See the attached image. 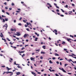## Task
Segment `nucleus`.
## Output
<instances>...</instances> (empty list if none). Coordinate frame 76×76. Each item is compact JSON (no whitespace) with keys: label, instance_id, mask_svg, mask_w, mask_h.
<instances>
[{"label":"nucleus","instance_id":"obj_57","mask_svg":"<svg viewBox=\"0 0 76 76\" xmlns=\"http://www.w3.org/2000/svg\"><path fill=\"white\" fill-rule=\"evenodd\" d=\"M27 25H29V23H28V22H27L26 23Z\"/></svg>","mask_w":76,"mask_h":76},{"label":"nucleus","instance_id":"obj_59","mask_svg":"<svg viewBox=\"0 0 76 76\" xmlns=\"http://www.w3.org/2000/svg\"><path fill=\"white\" fill-rule=\"evenodd\" d=\"M54 5H55L56 6V7L57 6V4H56V3H54Z\"/></svg>","mask_w":76,"mask_h":76},{"label":"nucleus","instance_id":"obj_2","mask_svg":"<svg viewBox=\"0 0 76 76\" xmlns=\"http://www.w3.org/2000/svg\"><path fill=\"white\" fill-rule=\"evenodd\" d=\"M54 33H55L56 35H57V30L56 29H55L54 31H53Z\"/></svg>","mask_w":76,"mask_h":76},{"label":"nucleus","instance_id":"obj_30","mask_svg":"<svg viewBox=\"0 0 76 76\" xmlns=\"http://www.w3.org/2000/svg\"><path fill=\"white\" fill-rule=\"evenodd\" d=\"M2 11L3 13H4V10H2Z\"/></svg>","mask_w":76,"mask_h":76},{"label":"nucleus","instance_id":"obj_6","mask_svg":"<svg viewBox=\"0 0 76 76\" xmlns=\"http://www.w3.org/2000/svg\"><path fill=\"white\" fill-rule=\"evenodd\" d=\"M28 34H24L23 37L24 38H26V37H27V36H28Z\"/></svg>","mask_w":76,"mask_h":76},{"label":"nucleus","instance_id":"obj_40","mask_svg":"<svg viewBox=\"0 0 76 76\" xmlns=\"http://www.w3.org/2000/svg\"><path fill=\"white\" fill-rule=\"evenodd\" d=\"M40 58L41 59H42V58H43V57H42V56H41Z\"/></svg>","mask_w":76,"mask_h":76},{"label":"nucleus","instance_id":"obj_32","mask_svg":"<svg viewBox=\"0 0 76 76\" xmlns=\"http://www.w3.org/2000/svg\"><path fill=\"white\" fill-rule=\"evenodd\" d=\"M66 7V8H67L68 7V5H66V7Z\"/></svg>","mask_w":76,"mask_h":76},{"label":"nucleus","instance_id":"obj_63","mask_svg":"<svg viewBox=\"0 0 76 76\" xmlns=\"http://www.w3.org/2000/svg\"><path fill=\"white\" fill-rule=\"evenodd\" d=\"M56 7L57 8V9H59V7H58L56 6Z\"/></svg>","mask_w":76,"mask_h":76},{"label":"nucleus","instance_id":"obj_64","mask_svg":"<svg viewBox=\"0 0 76 76\" xmlns=\"http://www.w3.org/2000/svg\"><path fill=\"white\" fill-rule=\"evenodd\" d=\"M64 51H66L67 50V49H64Z\"/></svg>","mask_w":76,"mask_h":76},{"label":"nucleus","instance_id":"obj_34","mask_svg":"<svg viewBox=\"0 0 76 76\" xmlns=\"http://www.w3.org/2000/svg\"><path fill=\"white\" fill-rule=\"evenodd\" d=\"M56 11H57V12H59V10L57 9L56 10Z\"/></svg>","mask_w":76,"mask_h":76},{"label":"nucleus","instance_id":"obj_33","mask_svg":"<svg viewBox=\"0 0 76 76\" xmlns=\"http://www.w3.org/2000/svg\"><path fill=\"white\" fill-rule=\"evenodd\" d=\"M56 63H57V64H59V62L57 61L56 62Z\"/></svg>","mask_w":76,"mask_h":76},{"label":"nucleus","instance_id":"obj_9","mask_svg":"<svg viewBox=\"0 0 76 76\" xmlns=\"http://www.w3.org/2000/svg\"><path fill=\"white\" fill-rule=\"evenodd\" d=\"M61 69L63 72H65V73H66V71H65V70H64V69H63V68H62Z\"/></svg>","mask_w":76,"mask_h":76},{"label":"nucleus","instance_id":"obj_38","mask_svg":"<svg viewBox=\"0 0 76 76\" xmlns=\"http://www.w3.org/2000/svg\"><path fill=\"white\" fill-rule=\"evenodd\" d=\"M14 64L18 65V64H16V61H15L14 63Z\"/></svg>","mask_w":76,"mask_h":76},{"label":"nucleus","instance_id":"obj_48","mask_svg":"<svg viewBox=\"0 0 76 76\" xmlns=\"http://www.w3.org/2000/svg\"><path fill=\"white\" fill-rule=\"evenodd\" d=\"M4 4H5V5H7V3L6 2H5L4 3Z\"/></svg>","mask_w":76,"mask_h":76},{"label":"nucleus","instance_id":"obj_5","mask_svg":"<svg viewBox=\"0 0 76 76\" xmlns=\"http://www.w3.org/2000/svg\"><path fill=\"white\" fill-rule=\"evenodd\" d=\"M0 36L1 38H3V34L2 33H1V34H0Z\"/></svg>","mask_w":76,"mask_h":76},{"label":"nucleus","instance_id":"obj_31","mask_svg":"<svg viewBox=\"0 0 76 76\" xmlns=\"http://www.w3.org/2000/svg\"><path fill=\"white\" fill-rule=\"evenodd\" d=\"M72 55H73V56H76V55H75L73 53H72Z\"/></svg>","mask_w":76,"mask_h":76},{"label":"nucleus","instance_id":"obj_20","mask_svg":"<svg viewBox=\"0 0 76 76\" xmlns=\"http://www.w3.org/2000/svg\"><path fill=\"white\" fill-rule=\"evenodd\" d=\"M26 30H27L28 31H29V29L28 28H26Z\"/></svg>","mask_w":76,"mask_h":76},{"label":"nucleus","instance_id":"obj_19","mask_svg":"<svg viewBox=\"0 0 76 76\" xmlns=\"http://www.w3.org/2000/svg\"><path fill=\"white\" fill-rule=\"evenodd\" d=\"M30 59H31V60H34V58H32V57H31L30 58Z\"/></svg>","mask_w":76,"mask_h":76},{"label":"nucleus","instance_id":"obj_29","mask_svg":"<svg viewBox=\"0 0 76 76\" xmlns=\"http://www.w3.org/2000/svg\"><path fill=\"white\" fill-rule=\"evenodd\" d=\"M39 50H40V49H39L38 50H36V51H38V52H39Z\"/></svg>","mask_w":76,"mask_h":76},{"label":"nucleus","instance_id":"obj_55","mask_svg":"<svg viewBox=\"0 0 76 76\" xmlns=\"http://www.w3.org/2000/svg\"><path fill=\"white\" fill-rule=\"evenodd\" d=\"M60 64L61 65H61H62V64L61 63V62H60Z\"/></svg>","mask_w":76,"mask_h":76},{"label":"nucleus","instance_id":"obj_61","mask_svg":"<svg viewBox=\"0 0 76 76\" xmlns=\"http://www.w3.org/2000/svg\"><path fill=\"white\" fill-rule=\"evenodd\" d=\"M21 3L22 4H23L24 3V2H23V1H21Z\"/></svg>","mask_w":76,"mask_h":76},{"label":"nucleus","instance_id":"obj_39","mask_svg":"<svg viewBox=\"0 0 76 76\" xmlns=\"http://www.w3.org/2000/svg\"><path fill=\"white\" fill-rule=\"evenodd\" d=\"M70 37H72V38H73V37H74V36H72V35H70Z\"/></svg>","mask_w":76,"mask_h":76},{"label":"nucleus","instance_id":"obj_62","mask_svg":"<svg viewBox=\"0 0 76 76\" xmlns=\"http://www.w3.org/2000/svg\"><path fill=\"white\" fill-rule=\"evenodd\" d=\"M9 9L10 10H12V8H9Z\"/></svg>","mask_w":76,"mask_h":76},{"label":"nucleus","instance_id":"obj_56","mask_svg":"<svg viewBox=\"0 0 76 76\" xmlns=\"http://www.w3.org/2000/svg\"><path fill=\"white\" fill-rule=\"evenodd\" d=\"M72 6H75V4H72Z\"/></svg>","mask_w":76,"mask_h":76},{"label":"nucleus","instance_id":"obj_7","mask_svg":"<svg viewBox=\"0 0 76 76\" xmlns=\"http://www.w3.org/2000/svg\"><path fill=\"white\" fill-rule=\"evenodd\" d=\"M6 26L4 25L3 26V27H6V29L7 30V25L6 24Z\"/></svg>","mask_w":76,"mask_h":76},{"label":"nucleus","instance_id":"obj_52","mask_svg":"<svg viewBox=\"0 0 76 76\" xmlns=\"http://www.w3.org/2000/svg\"><path fill=\"white\" fill-rule=\"evenodd\" d=\"M6 13L7 15H9V13L7 12H6Z\"/></svg>","mask_w":76,"mask_h":76},{"label":"nucleus","instance_id":"obj_1","mask_svg":"<svg viewBox=\"0 0 76 76\" xmlns=\"http://www.w3.org/2000/svg\"><path fill=\"white\" fill-rule=\"evenodd\" d=\"M64 38H65V39H66L67 41H68V42H70V43H72V41H70V40H72V39H69L68 38H66L65 37H64Z\"/></svg>","mask_w":76,"mask_h":76},{"label":"nucleus","instance_id":"obj_49","mask_svg":"<svg viewBox=\"0 0 76 76\" xmlns=\"http://www.w3.org/2000/svg\"><path fill=\"white\" fill-rule=\"evenodd\" d=\"M49 70H50V72H52V70L50 69H49Z\"/></svg>","mask_w":76,"mask_h":76},{"label":"nucleus","instance_id":"obj_10","mask_svg":"<svg viewBox=\"0 0 76 76\" xmlns=\"http://www.w3.org/2000/svg\"><path fill=\"white\" fill-rule=\"evenodd\" d=\"M15 35H18V36H19V33L18 32L16 34H14Z\"/></svg>","mask_w":76,"mask_h":76},{"label":"nucleus","instance_id":"obj_27","mask_svg":"<svg viewBox=\"0 0 76 76\" xmlns=\"http://www.w3.org/2000/svg\"><path fill=\"white\" fill-rule=\"evenodd\" d=\"M67 65H68V64H65V65H64L65 67H66V66H67Z\"/></svg>","mask_w":76,"mask_h":76},{"label":"nucleus","instance_id":"obj_47","mask_svg":"<svg viewBox=\"0 0 76 76\" xmlns=\"http://www.w3.org/2000/svg\"><path fill=\"white\" fill-rule=\"evenodd\" d=\"M3 22H5V20L4 19H3Z\"/></svg>","mask_w":76,"mask_h":76},{"label":"nucleus","instance_id":"obj_24","mask_svg":"<svg viewBox=\"0 0 76 76\" xmlns=\"http://www.w3.org/2000/svg\"><path fill=\"white\" fill-rule=\"evenodd\" d=\"M70 60H69V62H70V61H72V60L71 59H69Z\"/></svg>","mask_w":76,"mask_h":76},{"label":"nucleus","instance_id":"obj_3","mask_svg":"<svg viewBox=\"0 0 76 76\" xmlns=\"http://www.w3.org/2000/svg\"><path fill=\"white\" fill-rule=\"evenodd\" d=\"M8 73H11V74L10 75V76H12V75H13V72H6V74H8Z\"/></svg>","mask_w":76,"mask_h":76},{"label":"nucleus","instance_id":"obj_4","mask_svg":"<svg viewBox=\"0 0 76 76\" xmlns=\"http://www.w3.org/2000/svg\"><path fill=\"white\" fill-rule=\"evenodd\" d=\"M31 73L32 74V75H34V76H37V75H36V74L34 72H32Z\"/></svg>","mask_w":76,"mask_h":76},{"label":"nucleus","instance_id":"obj_22","mask_svg":"<svg viewBox=\"0 0 76 76\" xmlns=\"http://www.w3.org/2000/svg\"><path fill=\"white\" fill-rule=\"evenodd\" d=\"M45 53L43 52H41V54H45Z\"/></svg>","mask_w":76,"mask_h":76},{"label":"nucleus","instance_id":"obj_53","mask_svg":"<svg viewBox=\"0 0 76 76\" xmlns=\"http://www.w3.org/2000/svg\"><path fill=\"white\" fill-rule=\"evenodd\" d=\"M19 68H20V69H22V67L20 66H19Z\"/></svg>","mask_w":76,"mask_h":76},{"label":"nucleus","instance_id":"obj_41","mask_svg":"<svg viewBox=\"0 0 76 76\" xmlns=\"http://www.w3.org/2000/svg\"><path fill=\"white\" fill-rule=\"evenodd\" d=\"M12 6H14V5H15V4H14L13 3H12Z\"/></svg>","mask_w":76,"mask_h":76},{"label":"nucleus","instance_id":"obj_51","mask_svg":"<svg viewBox=\"0 0 76 76\" xmlns=\"http://www.w3.org/2000/svg\"><path fill=\"white\" fill-rule=\"evenodd\" d=\"M28 45H26L25 46V47H28Z\"/></svg>","mask_w":76,"mask_h":76},{"label":"nucleus","instance_id":"obj_13","mask_svg":"<svg viewBox=\"0 0 76 76\" xmlns=\"http://www.w3.org/2000/svg\"><path fill=\"white\" fill-rule=\"evenodd\" d=\"M55 56H59V55L57 53H55Z\"/></svg>","mask_w":76,"mask_h":76},{"label":"nucleus","instance_id":"obj_58","mask_svg":"<svg viewBox=\"0 0 76 76\" xmlns=\"http://www.w3.org/2000/svg\"><path fill=\"white\" fill-rule=\"evenodd\" d=\"M4 72L3 73V75H4L5 73H6V72Z\"/></svg>","mask_w":76,"mask_h":76},{"label":"nucleus","instance_id":"obj_36","mask_svg":"<svg viewBox=\"0 0 76 76\" xmlns=\"http://www.w3.org/2000/svg\"><path fill=\"white\" fill-rule=\"evenodd\" d=\"M2 18H4V17L5 18H6V16H4V15H2Z\"/></svg>","mask_w":76,"mask_h":76},{"label":"nucleus","instance_id":"obj_17","mask_svg":"<svg viewBox=\"0 0 76 76\" xmlns=\"http://www.w3.org/2000/svg\"><path fill=\"white\" fill-rule=\"evenodd\" d=\"M42 47L44 49H45V46H43Z\"/></svg>","mask_w":76,"mask_h":76},{"label":"nucleus","instance_id":"obj_25","mask_svg":"<svg viewBox=\"0 0 76 76\" xmlns=\"http://www.w3.org/2000/svg\"><path fill=\"white\" fill-rule=\"evenodd\" d=\"M22 57H23L24 56H25V54H23V55L21 56Z\"/></svg>","mask_w":76,"mask_h":76},{"label":"nucleus","instance_id":"obj_18","mask_svg":"<svg viewBox=\"0 0 76 76\" xmlns=\"http://www.w3.org/2000/svg\"><path fill=\"white\" fill-rule=\"evenodd\" d=\"M61 10L62 12H63V13H64V11L62 9H61Z\"/></svg>","mask_w":76,"mask_h":76},{"label":"nucleus","instance_id":"obj_45","mask_svg":"<svg viewBox=\"0 0 76 76\" xmlns=\"http://www.w3.org/2000/svg\"><path fill=\"white\" fill-rule=\"evenodd\" d=\"M11 30L12 31H14V29H11Z\"/></svg>","mask_w":76,"mask_h":76},{"label":"nucleus","instance_id":"obj_35","mask_svg":"<svg viewBox=\"0 0 76 76\" xmlns=\"http://www.w3.org/2000/svg\"><path fill=\"white\" fill-rule=\"evenodd\" d=\"M60 16H61V17H64V15H61Z\"/></svg>","mask_w":76,"mask_h":76},{"label":"nucleus","instance_id":"obj_37","mask_svg":"<svg viewBox=\"0 0 76 76\" xmlns=\"http://www.w3.org/2000/svg\"><path fill=\"white\" fill-rule=\"evenodd\" d=\"M52 59L53 60H55V59H56V58L55 57H53V58Z\"/></svg>","mask_w":76,"mask_h":76},{"label":"nucleus","instance_id":"obj_60","mask_svg":"<svg viewBox=\"0 0 76 76\" xmlns=\"http://www.w3.org/2000/svg\"><path fill=\"white\" fill-rule=\"evenodd\" d=\"M16 48L14 46L13 48Z\"/></svg>","mask_w":76,"mask_h":76},{"label":"nucleus","instance_id":"obj_26","mask_svg":"<svg viewBox=\"0 0 76 76\" xmlns=\"http://www.w3.org/2000/svg\"><path fill=\"white\" fill-rule=\"evenodd\" d=\"M23 49H25V48H24V47H23L21 49V50H23Z\"/></svg>","mask_w":76,"mask_h":76},{"label":"nucleus","instance_id":"obj_46","mask_svg":"<svg viewBox=\"0 0 76 76\" xmlns=\"http://www.w3.org/2000/svg\"><path fill=\"white\" fill-rule=\"evenodd\" d=\"M55 75L56 76H59V75H58V74H55Z\"/></svg>","mask_w":76,"mask_h":76},{"label":"nucleus","instance_id":"obj_14","mask_svg":"<svg viewBox=\"0 0 76 76\" xmlns=\"http://www.w3.org/2000/svg\"><path fill=\"white\" fill-rule=\"evenodd\" d=\"M62 44H63V45L65 44H66V42H64V41H63V42H62Z\"/></svg>","mask_w":76,"mask_h":76},{"label":"nucleus","instance_id":"obj_21","mask_svg":"<svg viewBox=\"0 0 76 76\" xmlns=\"http://www.w3.org/2000/svg\"><path fill=\"white\" fill-rule=\"evenodd\" d=\"M7 40H8L9 41H10V40L8 38H7Z\"/></svg>","mask_w":76,"mask_h":76},{"label":"nucleus","instance_id":"obj_15","mask_svg":"<svg viewBox=\"0 0 76 76\" xmlns=\"http://www.w3.org/2000/svg\"><path fill=\"white\" fill-rule=\"evenodd\" d=\"M37 39H38V38L36 37L35 38V39L34 40V41H37Z\"/></svg>","mask_w":76,"mask_h":76},{"label":"nucleus","instance_id":"obj_12","mask_svg":"<svg viewBox=\"0 0 76 76\" xmlns=\"http://www.w3.org/2000/svg\"><path fill=\"white\" fill-rule=\"evenodd\" d=\"M25 52V51H19V53H24V52Z\"/></svg>","mask_w":76,"mask_h":76},{"label":"nucleus","instance_id":"obj_28","mask_svg":"<svg viewBox=\"0 0 76 76\" xmlns=\"http://www.w3.org/2000/svg\"><path fill=\"white\" fill-rule=\"evenodd\" d=\"M17 75H19V72H18L17 73Z\"/></svg>","mask_w":76,"mask_h":76},{"label":"nucleus","instance_id":"obj_16","mask_svg":"<svg viewBox=\"0 0 76 76\" xmlns=\"http://www.w3.org/2000/svg\"><path fill=\"white\" fill-rule=\"evenodd\" d=\"M49 63H50V64L53 63V62H52V61H51V60H50L49 61Z\"/></svg>","mask_w":76,"mask_h":76},{"label":"nucleus","instance_id":"obj_8","mask_svg":"<svg viewBox=\"0 0 76 76\" xmlns=\"http://www.w3.org/2000/svg\"><path fill=\"white\" fill-rule=\"evenodd\" d=\"M6 68H7V70L8 71H9V70H10V69H11V68H9L7 66L6 67Z\"/></svg>","mask_w":76,"mask_h":76},{"label":"nucleus","instance_id":"obj_50","mask_svg":"<svg viewBox=\"0 0 76 76\" xmlns=\"http://www.w3.org/2000/svg\"><path fill=\"white\" fill-rule=\"evenodd\" d=\"M23 6H26V5H25V4L24 3L23 4Z\"/></svg>","mask_w":76,"mask_h":76},{"label":"nucleus","instance_id":"obj_11","mask_svg":"<svg viewBox=\"0 0 76 76\" xmlns=\"http://www.w3.org/2000/svg\"><path fill=\"white\" fill-rule=\"evenodd\" d=\"M47 4L48 5H49V6L50 7H52V6L51 5V4L49 3H47Z\"/></svg>","mask_w":76,"mask_h":76},{"label":"nucleus","instance_id":"obj_23","mask_svg":"<svg viewBox=\"0 0 76 76\" xmlns=\"http://www.w3.org/2000/svg\"><path fill=\"white\" fill-rule=\"evenodd\" d=\"M10 44L11 45H13V43H12V42H10Z\"/></svg>","mask_w":76,"mask_h":76},{"label":"nucleus","instance_id":"obj_42","mask_svg":"<svg viewBox=\"0 0 76 76\" xmlns=\"http://www.w3.org/2000/svg\"><path fill=\"white\" fill-rule=\"evenodd\" d=\"M23 22H24V23H26V21H25V20H23Z\"/></svg>","mask_w":76,"mask_h":76},{"label":"nucleus","instance_id":"obj_44","mask_svg":"<svg viewBox=\"0 0 76 76\" xmlns=\"http://www.w3.org/2000/svg\"><path fill=\"white\" fill-rule=\"evenodd\" d=\"M25 27H27V26H28V25H26H26H25Z\"/></svg>","mask_w":76,"mask_h":76},{"label":"nucleus","instance_id":"obj_54","mask_svg":"<svg viewBox=\"0 0 76 76\" xmlns=\"http://www.w3.org/2000/svg\"><path fill=\"white\" fill-rule=\"evenodd\" d=\"M5 9H8V7H5Z\"/></svg>","mask_w":76,"mask_h":76},{"label":"nucleus","instance_id":"obj_43","mask_svg":"<svg viewBox=\"0 0 76 76\" xmlns=\"http://www.w3.org/2000/svg\"><path fill=\"white\" fill-rule=\"evenodd\" d=\"M69 56H70L71 57H73V55H69Z\"/></svg>","mask_w":76,"mask_h":76}]
</instances>
